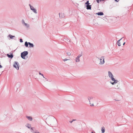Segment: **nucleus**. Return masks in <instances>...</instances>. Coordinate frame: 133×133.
Here are the masks:
<instances>
[{"mask_svg":"<svg viewBox=\"0 0 133 133\" xmlns=\"http://www.w3.org/2000/svg\"><path fill=\"white\" fill-rule=\"evenodd\" d=\"M24 45L26 47H28V45H29V47L33 48L34 47V45L33 43H31L30 42H28L27 41H26Z\"/></svg>","mask_w":133,"mask_h":133,"instance_id":"nucleus-2","label":"nucleus"},{"mask_svg":"<svg viewBox=\"0 0 133 133\" xmlns=\"http://www.w3.org/2000/svg\"><path fill=\"white\" fill-rule=\"evenodd\" d=\"M24 24L26 26L27 25V24L25 23H24Z\"/></svg>","mask_w":133,"mask_h":133,"instance_id":"nucleus-32","label":"nucleus"},{"mask_svg":"<svg viewBox=\"0 0 133 133\" xmlns=\"http://www.w3.org/2000/svg\"><path fill=\"white\" fill-rule=\"evenodd\" d=\"M96 14L99 16H102L104 15L103 13L101 12H99L98 13H96Z\"/></svg>","mask_w":133,"mask_h":133,"instance_id":"nucleus-11","label":"nucleus"},{"mask_svg":"<svg viewBox=\"0 0 133 133\" xmlns=\"http://www.w3.org/2000/svg\"><path fill=\"white\" fill-rule=\"evenodd\" d=\"M17 85H18L19 87H20L21 85V83L20 82H18L17 83Z\"/></svg>","mask_w":133,"mask_h":133,"instance_id":"nucleus-26","label":"nucleus"},{"mask_svg":"<svg viewBox=\"0 0 133 133\" xmlns=\"http://www.w3.org/2000/svg\"><path fill=\"white\" fill-rule=\"evenodd\" d=\"M82 52H81V53L77 56L79 58H80L82 56Z\"/></svg>","mask_w":133,"mask_h":133,"instance_id":"nucleus-22","label":"nucleus"},{"mask_svg":"<svg viewBox=\"0 0 133 133\" xmlns=\"http://www.w3.org/2000/svg\"><path fill=\"white\" fill-rule=\"evenodd\" d=\"M109 76V77L110 78L112 81H114L113 82H110V83L112 85L115 84L116 83L118 82L117 80H116L114 78V76L112 73L110 72L109 71L108 72Z\"/></svg>","mask_w":133,"mask_h":133,"instance_id":"nucleus-1","label":"nucleus"},{"mask_svg":"<svg viewBox=\"0 0 133 133\" xmlns=\"http://www.w3.org/2000/svg\"><path fill=\"white\" fill-rule=\"evenodd\" d=\"M9 36L10 37V38L11 39H12L13 38V37H15V36H13L10 34L9 35Z\"/></svg>","mask_w":133,"mask_h":133,"instance_id":"nucleus-21","label":"nucleus"},{"mask_svg":"<svg viewBox=\"0 0 133 133\" xmlns=\"http://www.w3.org/2000/svg\"><path fill=\"white\" fill-rule=\"evenodd\" d=\"M93 105H94L93 104L92 105V106H93Z\"/></svg>","mask_w":133,"mask_h":133,"instance_id":"nucleus-36","label":"nucleus"},{"mask_svg":"<svg viewBox=\"0 0 133 133\" xmlns=\"http://www.w3.org/2000/svg\"><path fill=\"white\" fill-rule=\"evenodd\" d=\"M28 51H25L21 53V57L23 59H25V57L28 55Z\"/></svg>","mask_w":133,"mask_h":133,"instance_id":"nucleus-3","label":"nucleus"},{"mask_svg":"<svg viewBox=\"0 0 133 133\" xmlns=\"http://www.w3.org/2000/svg\"><path fill=\"white\" fill-rule=\"evenodd\" d=\"M105 128L104 127H102L101 128V131H102V132L101 133H104V132L105 131Z\"/></svg>","mask_w":133,"mask_h":133,"instance_id":"nucleus-16","label":"nucleus"},{"mask_svg":"<svg viewBox=\"0 0 133 133\" xmlns=\"http://www.w3.org/2000/svg\"><path fill=\"white\" fill-rule=\"evenodd\" d=\"M93 97H88V99L89 101L90 104H91L90 103V101L91 99H93Z\"/></svg>","mask_w":133,"mask_h":133,"instance_id":"nucleus-18","label":"nucleus"},{"mask_svg":"<svg viewBox=\"0 0 133 133\" xmlns=\"http://www.w3.org/2000/svg\"><path fill=\"white\" fill-rule=\"evenodd\" d=\"M115 2H118L119 0H114Z\"/></svg>","mask_w":133,"mask_h":133,"instance_id":"nucleus-31","label":"nucleus"},{"mask_svg":"<svg viewBox=\"0 0 133 133\" xmlns=\"http://www.w3.org/2000/svg\"><path fill=\"white\" fill-rule=\"evenodd\" d=\"M30 9L35 13L37 14V13L36 10V9L34 7L32 6V7H31L30 8Z\"/></svg>","mask_w":133,"mask_h":133,"instance_id":"nucleus-7","label":"nucleus"},{"mask_svg":"<svg viewBox=\"0 0 133 133\" xmlns=\"http://www.w3.org/2000/svg\"><path fill=\"white\" fill-rule=\"evenodd\" d=\"M125 42H124L123 44V45H125Z\"/></svg>","mask_w":133,"mask_h":133,"instance_id":"nucleus-34","label":"nucleus"},{"mask_svg":"<svg viewBox=\"0 0 133 133\" xmlns=\"http://www.w3.org/2000/svg\"><path fill=\"white\" fill-rule=\"evenodd\" d=\"M26 117L29 121H31L32 120V118L31 116H26Z\"/></svg>","mask_w":133,"mask_h":133,"instance_id":"nucleus-13","label":"nucleus"},{"mask_svg":"<svg viewBox=\"0 0 133 133\" xmlns=\"http://www.w3.org/2000/svg\"><path fill=\"white\" fill-rule=\"evenodd\" d=\"M104 56H101V58L100 59V62L99 63V64H103L104 63Z\"/></svg>","mask_w":133,"mask_h":133,"instance_id":"nucleus-5","label":"nucleus"},{"mask_svg":"<svg viewBox=\"0 0 133 133\" xmlns=\"http://www.w3.org/2000/svg\"><path fill=\"white\" fill-rule=\"evenodd\" d=\"M69 60V59H65H65H63V60L64 61H66L68 60Z\"/></svg>","mask_w":133,"mask_h":133,"instance_id":"nucleus-28","label":"nucleus"},{"mask_svg":"<svg viewBox=\"0 0 133 133\" xmlns=\"http://www.w3.org/2000/svg\"><path fill=\"white\" fill-rule=\"evenodd\" d=\"M20 42L21 43H22L23 42V41L22 39V38H21L19 39Z\"/></svg>","mask_w":133,"mask_h":133,"instance_id":"nucleus-27","label":"nucleus"},{"mask_svg":"<svg viewBox=\"0 0 133 133\" xmlns=\"http://www.w3.org/2000/svg\"><path fill=\"white\" fill-rule=\"evenodd\" d=\"M60 18H62L65 17V15L64 13H61L59 14Z\"/></svg>","mask_w":133,"mask_h":133,"instance_id":"nucleus-9","label":"nucleus"},{"mask_svg":"<svg viewBox=\"0 0 133 133\" xmlns=\"http://www.w3.org/2000/svg\"><path fill=\"white\" fill-rule=\"evenodd\" d=\"M76 120V119H73L72 121H75Z\"/></svg>","mask_w":133,"mask_h":133,"instance_id":"nucleus-35","label":"nucleus"},{"mask_svg":"<svg viewBox=\"0 0 133 133\" xmlns=\"http://www.w3.org/2000/svg\"><path fill=\"white\" fill-rule=\"evenodd\" d=\"M7 56L9 58H12L13 57V55L12 53L10 55L8 54H7Z\"/></svg>","mask_w":133,"mask_h":133,"instance_id":"nucleus-12","label":"nucleus"},{"mask_svg":"<svg viewBox=\"0 0 133 133\" xmlns=\"http://www.w3.org/2000/svg\"><path fill=\"white\" fill-rule=\"evenodd\" d=\"M31 131L33 133H39V132L36 130L34 128H31Z\"/></svg>","mask_w":133,"mask_h":133,"instance_id":"nucleus-6","label":"nucleus"},{"mask_svg":"<svg viewBox=\"0 0 133 133\" xmlns=\"http://www.w3.org/2000/svg\"><path fill=\"white\" fill-rule=\"evenodd\" d=\"M73 122V121H70V123H72V122Z\"/></svg>","mask_w":133,"mask_h":133,"instance_id":"nucleus-33","label":"nucleus"},{"mask_svg":"<svg viewBox=\"0 0 133 133\" xmlns=\"http://www.w3.org/2000/svg\"><path fill=\"white\" fill-rule=\"evenodd\" d=\"M22 23H25V22H24V20H22Z\"/></svg>","mask_w":133,"mask_h":133,"instance_id":"nucleus-29","label":"nucleus"},{"mask_svg":"<svg viewBox=\"0 0 133 133\" xmlns=\"http://www.w3.org/2000/svg\"><path fill=\"white\" fill-rule=\"evenodd\" d=\"M14 63V64H13L14 67L17 70H19V65L17 61H15Z\"/></svg>","mask_w":133,"mask_h":133,"instance_id":"nucleus-4","label":"nucleus"},{"mask_svg":"<svg viewBox=\"0 0 133 133\" xmlns=\"http://www.w3.org/2000/svg\"><path fill=\"white\" fill-rule=\"evenodd\" d=\"M26 125H26V126L28 128L30 129L31 128V125L30 124L28 123Z\"/></svg>","mask_w":133,"mask_h":133,"instance_id":"nucleus-20","label":"nucleus"},{"mask_svg":"<svg viewBox=\"0 0 133 133\" xmlns=\"http://www.w3.org/2000/svg\"><path fill=\"white\" fill-rule=\"evenodd\" d=\"M90 3H89V1H87L85 3V5H87L89 4Z\"/></svg>","mask_w":133,"mask_h":133,"instance_id":"nucleus-23","label":"nucleus"},{"mask_svg":"<svg viewBox=\"0 0 133 133\" xmlns=\"http://www.w3.org/2000/svg\"><path fill=\"white\" fill-rule=\"evenodd\" d=\"M45 78V79H47L46 78Z\"/></svg>","mask_w":133,"mask_h":133,"instance_id":"nucleus-37","label":"nucleus"},{"mask_svg":"<svg viewBox=\"0 0 133 133\" xmlns=\"http://www.w3.org/2000/svg\"><path fill=\"white\" fill-rule=\"evenodd\" d=\"M96 1L97 2V3H99L100 2H101L102 1H102L101 0H96Z\"/></svg>","mask_w":133,"mask_h":133,"instance_id":"nucleus-24","label":"nucleus"},{"mask_svg":"<svg viewBox=\"0 0 133 133\" xmlns=\"http://www.w3.org/2000/svg\"><path fill=\"white\" fill-rule=\"evenodd\" d=\"M120 84L118 83L117 84V85H115V87L114 88V89H121L120 88Z\"/></svg>","mask_w":133,"mask_h":133,"instance_id":"nucleus-8","label":"nucleus"},{"mask_svg":"<svg viewBox=\"0 0 133 133\" xmlns=\"http://www.w3.org/2000/svg\"><path fill=\"white\" fill-rule=\"evenodd\" d=\"M75 61L76 62H79L80 61L79 58L77 56L75 59Z\"/></svg>","mask_w":133,"mask_h":133,"instance_id":"nucleus-15","label":"nucleus"},{"mask_svg":"<svg viewBox=\"0 0 133 133\" xmlns=\"http://www.w3.org/2000/svg\"><path fill=\"white\" fill-rule=\"evenodd\" d=\"M29 6H30V8H31V7H32V6L30 4H29Z\"/></svg>","mask_w":133,"mask_h":133,"instance_id":"nucleus-30","label":"nucleus"},{"mask_svg":"<svg viewBox=\"0 0 133 133\" xmlns=\"http://www.w3.org/2000/svg\"><path fill=\"white\" fill-rule=\"evenodd\" d=\"M122 38H121L117 42V44L119 46H121V42H120V40L122 39Z\"/></svg>","mask_w":133,"mask_h":133,"instance_id":"nucleus-14","label":"nucleus"},{"mask_svg":"<svg viewBox=\"0 0 133 133\" xmlns=\"http://www.w3.org/2000/svg\"><path fill=\"white\" fill-rule=\"evenodd\" d=\"M39 74L40 75H41V76H43V77L44 78H45V77H44V76L43 75V74H42V73H41L40 72H39Z\"/></svg>","mask_w":133,"mask_h":133,"instance_id":"nucleus-25","label":"nucleus"},{"mask_svg":"<svg viewBox=\"0 0 133 133\" xmlns=\"http://www.w3.org/2000/svg\"><path fill=\"white\" fill-rule=\"evenodd\" d=\"M66 53L68 56H70L71 54V51H68L66 52Z\"/></svg>","mask_w":133,"mask_h":133,"instance_id":"nucleus-19","label":"nucleus"},{"mask_svg":"<svg viewBox=\"0 0 133 133\" xmlns=\"http://www.w3.org/2000/svg\"><path fill=\"white\" fill-rule=\"evenodd\" d=\"M91 5H89V4L86 5L87 9V10H91Z\"/></svg>","mask_w":133,"mask_h":133,"instance_id":"nucleus-10","label":"nucleus"},{"mask_svg":"<svg viewBox=\"0 0 133 133\" xmlns=\"http://www.w3.org/2000/svg\"><path fill=\"white\" fill-rule=\"evenodd\" d=\"M63 41H65V42H70V40L68 39H66L65 38H64L63 39Z\"/></svg>","mask_w":133,"mask_h":133,"instance_id":"nucleus-17","label":"nucleus"}]
</instances>
